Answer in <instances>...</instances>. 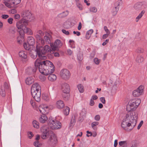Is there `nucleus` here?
<instances>
[{
	"instance_id": "obj_1",
	"label": "nucleus",
	"mask_w": 147,
	"mask_h": 147,
	"mask_svg": "<svg viewBox=\"0 0 147 147\" xmlns=\"http://www.w3.org/2000/svg\"><path fill=\"white\" fill-rule=\"evenodd\" d=\"M138 114L135 111H128L123 117L121 126L124 130H131L136 126Z\"/></svg>"
},
{
	"instance_id": "obj_2",
	"label": "nucleus",
	"mask_w": 147,
	"mask_h": 147,
	"mask_svg": "<svg viewBox=\"0 0 147 147\" xmlns=\"http://www.w3.org/2000/svg\"><path fill=\"white\" fill-rule=\"evenodd\" d=\"M28 24L26 20H20L17 23L16 26L18 28L20 29L19 32L20 35V36L22 39L24 38L25 33L30 32V29L27 27Z\"/></svg>"
},
{
	"instance_id": "obj_3",
	"label": "nucleus",
	"mask_w": 147,
	"mask_h": 147,
	"mask_svg": "<svg viewBox=\"0 0 147 147\" xmlns=\"http://www.w3.org/2000/svg\"><path fill=\"white\" fill-rule=\"evenodd\" d=\"M48 63L49 64V65H50V63L51 64V65L52 66V69H49L46 68L45 69L44 67H42V65H39V70L41 74H44L45 75L47 76L49 75V74H51L53 73L55 71V66L53 65V64L50 61H46V65L47 64L49 65Z\"/></svg>"
},
{
	"instance_id": "obj_4",
	"label": "nucleus",
	"mask_w": 147,
	"mask_h": 147,
	"mask_svg": "<svg viewBox=\"0 0 147 147\" xmlns=\"http://www.w3.org/2000/svg\"><path fill=\"white\" fill-rule=\"evenodd\" d=\"M48 124L51 129H59L61 127V123L56 120L55 118L50 117L48 121Z\"/></svg>"
},
{
	"instance_id": "obj_5",
	"label": "nucleus",
	"mask_w": 147,
	"mask_h": 147,
	"mask_svg": "<svg viewBox=\"0 0 147 147\" xmlns=\"http://www.w3.org/2000/svg\"><path fill=\"white\" fill-rule=\"evenodd\" d=\"M141 102L140 98L131 100L127 105L126 110H135Z\"/></svg>"
},
{
	"instance_id": "obj_6",
	"label": "nucleus",
	"mask_w": 147,
	"mask_h": 147,
	"mask_svg": "<svg viewBox=\"0 0 147 147\" xmlns=\"http://www.w3.org/2000/svg\"><path fill=\"white\" fill-rule=\"evenodd\" d=\"M41 44L38 43L36 45V54L41 59H45L47 57L45 55L44 51V48L43 46Z\"/></svg>"
},
{
	"instance_id": "obj_7",
	"label": "nucleus",
	"mask_w": 147,
	"mask_h": 147,
	"mask_svg": "<svg viewBox=\"0 0 147 147\" xmlns=\"http://www.w3.org/2000/svg\"><path fill=\"white\" fill-rule=\"evenodd\" d=\"M40 62V60L37 59L35 62V66L32 67H28L27 69L28 74L29 75H32L35 73L39 68V63Z\"/></svg>"
},
{
	"instance_id": "obj_8",
	"label": "nucleus",
	"mask_w": 147,
	"mask_h": 147,
	"mask_svg": "<svg viewBox=\"0 0 147 147\" xmlns=\"http://www.w3.org/2000/svg\"><path fill=\"white\" fill-rule=\"evenodd\" d=\"M40 130L42 132L41 137L43 139H46L51 135V133H52L45 126H42L40 129Z\"/></svg>"
},
{
	"instance_id": "obj_9",
	"label": "nucleus",
	"mask_w": 147,
	"mask_h": 147,
	"mask_svg": "<svg viewBox=\"0 0 147 147\" xmlns=\"http://www.w3.org/2000/svg\"><path fill=\"white\" fill-rule=\"evenodd\" d=\"M60 75L62 78L67 80L70 77V73L68 70L64 69L61 70Z\"/></svg>"
},
{
	"instance_id": "obj_10",
	"label": "nucleus",
	"mask_w": 147,
	"mask_h": 147,
	"mask_svg": "<svg viewBox=\"0 0 147 147\" xmlns=\"http://www.w3.org/2000/svg\"><path fill=\"white\" fill-rule=\"evenodd\" d=\"M32 15V14L29 10H25L24 11L22 12L21 13V16L23 19L21 20H26L27 22V24H28V21H30L29 20H30Z\"/></svg>"
},
{
	"instance_id": "obj_11",
	"label": "nucleus",
	"mask_w": 147,
	"mask_h": 147,
	"mask_svg": "<svg viewBox=\"0 0 147 147\" xmlns=\"http://www.w3.org/2000/svg\"><path fill=\"white\" fill-rule=\"evenodd\" d=\"M62 45L61 41L57 39L55 41L54 44H51L50 46L52 50L55 51H58L59 48Z\"/></svg>"
},
{
	"instance_id": "obj_12",
	"label": "nucleus",
	"mask_w": 147,
	"mask_h": 147,
	"mask_svg": "<svg viewBox=\"0 0 147 147\" xmlns=\"http://www.w3.org/2000/svg\"><path fill=\"white\" fill-rule=\"evenodd\" d=\"M41 91V87L39 84L37 83H34L32 85L31 88L32 95H35L38 93V90Z\"/></svg>"
},
{
	"instance_id": "obj_13",
	"label": "nucleus",
	"mask_w": 147,
	"mask_h": 147,
	"mask_svg": "<svg viewBox=\"0 0 147 147\" xmlns=\"http://www.w3.org/2000/svg\"><path fill=\"white\" fill-rule=\"evenodd\" d=\"M144 86L142 85L139 86L133 92V95L136 97L142 95L143 93Z\"/></svg>"
},
{
	"instance_id": "obj_14",
	"label": "nucleus",
	"mask_w": 147,
	"mask_h": 147,
	"mask_svg": "<svg viewBox=\"0 0 147 147\" xmlns=\"http://www.w3.org/2000/svg\"><path fill=\"white\" fill-rule=\"evenodd\" d=\"M47 142V143L49 145H53L57 142V138L55 135L53 133H51L50 136Z\"/></svg>"
},
{
	"instance_id": "obj_15",
	"label": "nucleus",
	"mask_w": 147,
	"mask_h": 147,
	"mask_svg": "<svg viewBox=\"0 0 147 147\" xmlns=\"http://www.w3.org/2000/svg\"><path fill=\"white\" fill-rule=\"evenodd\" d=\"M40 112L42 114L39 119V121L41 123H44L46 122L48 120V117L46 115V114L48 113L47 112L45 113L46 111H40Z\"/></svg>"
},
{
	"instance_id": "obj_16",
	"label": "nucleus",
	"mask_w": 147,
	"mask_h": 147,
	"mask_svg": "<svg viewBox=\"0 0 147 147\" xmlns=\"http://www.w3.org/2000/svg\"><path fill=\"white\" fill-rule=\"evenodd\" d=\"M120 4V2L119 1H117L115 3L114 7L112 9L111 11L113 16H115L117 14L119 9Z\"/></svg>"
},
{
	"instance_id": "obj_17",
	"label": "nucleus",
	"mask_w": 147,
	"mask_h": 147,
	"mask_svg": "<svg viewBox=\"0 0 147 147\" xmlns=\"http://www.w3.org/2000/svg\"><path fill=\"white\" fill-rule=\"evenodd\" d=\"M61 89L64 93L68 94L70 91V87L66 83L62 84Z\"/></svg>"
},
{
	"instance_id": "obj_18",
	"label": "nucleus",
	"mask_w": 147,
	"mask_h": 147,
	"mask_svg": "<svg viewBox=\"0 0 147 147\" xmlns=\"http://www.w3.org/2000/svg\"><path fill=\"white\" fill-rule=\"evenodd\" d=\"M145 5L141 2L136 3L134 6V8L136 11H140L145 8Z\"/></svg>"
},
{
	"instance_id": "obj_19",
	"label": "nucleus",
	"mask_w": 147,
	"mask_h": 147,
	"mask_svg": "<svg viewBox=\"0 0 147 147\" xmlns=\"http://www.w3.org/2000/svg\"><path fill=\"white\" fill-rule=\"evenodd\" d=\"M49 61L48 60H45V61H40V62L39 63V65H42V67H44L45 69H46V68H49V69H52V66L51 65V64L50 63V65H49L50 63H48L49 65H47V64L46 65V61Z\"/></svg>"
},
{
	"instance_id": "obj_20",
	"label": "nucleus",
	"mask_w": 147,
	"mask_h": 147,
	"mask_svg": "<svg viewBox=\"0 0 147 147\" xmlns=\"http://www.w3.org/2000/svg\"><path fill=\"white\" fill-rule=\"evenodd\" d=\"M42 36L38 34H36L35 35L36 40L38 42H39V43L41 44L42 45H45V42L42 38Z\"/></svg>"
},
{
	"instance_id": "obj_21",
	"label": "nucleus",
	"mask_w": 147,
	"mask_h": 147,
	"mask_svg": "<svg viewBox=\"0 0 147 147\" xmlns=\"http://www.w3.org/2000/svg\"><path fill=\"white\" fill-rule=\"evenodd\" d=\"M51 38L52 36L50 34L44 36L43 39L44 41L45 44V43L47 44H51Z\"/></svg>"
},
{
	"instance_id": "obj_22",
	"label": "nucleus",
	"mask_w": 147,
	"mask_h": 147,
	"mask_svg": "<svg viewBox=\"0 0 147 147\" xmlns=\"http://www.w3.org/2000/svg\"><path fill=\"white\" fill-rule=\"evenodd\" d=\"M38 93L36 94H35V95H32L33 97L34 98L35 100L37 102H39L40 101V96H41V92L40 90H39L38 89Z\"/></svg>"
},
{
	"instance_id": "obj_23",
	"label": "nucleus",
	"mask_w": 147,
	"mask_h": 147,
	"mask_svg": "<svg viewBox=\"0 0 147 147\" xmlns=\"http://www.w3.org/2000/svg\"><path fill=\"white\" fill-rule=\"evenodd\" d=\"M27 42L28 44L30 45H32V47L35 43L34 39L32 36H29L28 38Z\"/></svg>"
},
{
	"instance_id": "obj_24",
	"label": "nucleus",
	"mask_w": 147,
	"mask_h": 147,
	"mask_svg": "<svg viewBox=\"0 0 147 147\" xmlns=\"http://www.w3.org/2000/svg\"><path fill=\"white\" fill-rule=\"evenodd\" d=\"M56 104L57 107L59 109L63 108L65 105L63 101L61 100L57 101Z\"/></svg>"
},
{
	"instance_id": "obj_25",
	"label": "nucleus",
	"mask_w": 147,
	"mask_h": 147,
	"mask_svg": "<svg viewBox=\"0 0 147 147\" xmlns=\"http://www.w3.org/2000/svg\"><path fill=\"white\" fill-rule=\"evenodd\" d=\"M48 79L50 81L53 82L56 80L57 76L55 74H49Z\"/></svg>"
},
{
	"instance_id": "obj_26",
	"label": "nucleus",
	"mask_w": 147,
	"mask_h": 147,
	"mask_svg": "<svg viewBox=\"0 0 147 147\" xmlns=\"http://www.w3.org/2000/svg\"><path fill=\"white\" fill-rule=\"evenodd\" d=\"M4 1L11 2V3L13 4V5H15L20 3L21 0H4Z\"/></svg>"
},
{
	"instance_id": "obj_27",
	"label": "nucleus",
	"mask_w": 147,
	"mask_h": 147,
	"mask_svg": "<svg viewBox=\"0 0 147 147\" xmlns=\"http://www.w3.org/2000/svg\"><path fill=\"white\" fill-rule=\"evenodd\" d=\"M63 26L65 29L69 28L71 27V23L69 21L65 22L64 23Z\"/></svg>"
},
{
	"instance_id": "obj_28",
	"label": "nucleus",
	"mask_w": 147,
	"mask_h": 147,
	"mask_svg": "<svg viewBox=\"0 0 147 147\" xmlns=\"http://www.w3.org/2000/svg\"><path fill=\"white\" fill-rule=\"evenodd\" d=\"M69 11L67 10H66L63 12L59 14V17L60 18H64L66 17L69 14Z\"/></svg>"
},
{
	"instance_id": "obj_29",
	"label": "nucleus",
	"mask_w": 147,
	"mask_h": 147,
	"mask_svg": "<svg viewBox=\"0 0 147 147\" xmlns=\"http://www.w3.org/2000/svg\"><path fill=\"white\" fill-rule=\"evenodd\" d=\"M99 122L97 121H94L91 123V125L92 128L94 130H96L97 127L96 126L99 124Z\"/></svg>"
},
{
	"instance_id": "obj_30",
	"label": "nucleus",
	"mask_w": 147,
	"mask_h": 147,
	"mask_svg": "<svg viewBox=\"0 0 147 147\" xmlns=\"http://www.w3.org/2000/svg\"><path fill=\"white\" fill-rule=\"evenodd\" d=\"M43 50L44 52H45V54L49 52H51L50 51L51 50V47L49 45H46L44 47H43Z\"/></svg>"
},
{
	"instance_id": "obj_31",
	"label": "nucleus",
	"mask_w": 147,
	"mask_h": 147,
	"mask_svg": "<svg viewBox=\"0 0 147 147\" xmlns=\"http://www.w3.org/2000/svg\"><path fill=\"white\" fill-rule=\"evenodd\" d=\"M93 32V30L92 29H90L88 31L86 34V38L87 39H89L91 36V35Z\"/></svg>"
},
{
	"instance_id": "obj_32",
	"label": "nucleus",
	"mask_w": 147,
	"mask_h": 147,
	"mask_svg": "<svg viewBox=\"0 0 147 147\" xmlns=\"http://www.w3.org/2000/svg\"><path fill=\"white\" fill-rule=\"evenodd\" d=\"M19 55L20 57L24 59H26L27 57L26 54L23 51L20 52H19Z\"/></svg>"
},
{
	"instance_id": "obj_33",
	"label": "nucleus",
	"mask_w": 147,
	"mask_h": 147,
	"mask_svg": "<svg viewBox=\"0 0 147 147\" xmlns=\"http://www.w3.org/2000/svg\"><path fill=\"white\" fill-rule=\"evenodd\" d=\"M34 81L33 78L31 77L27 78L26 80V82L27 84L30 85Z\"/></svg>"
},
{
	"instance_id": "obj_34",
	"label": "nucleus",
	"mask_w": 147,
	"mask_h": 147,
	"mask_svg": "<svg viewBox=\"0 0 147 147\" xmlns=\"http://www.w3.org/2000/svg\"><path fill=\"white\" fill-rule=\"evenodd\" d=\"M32 125L33 127L36 129H38L39 127V122L35 120L33 121Z\"/></svg>"
},
{
	"instance_id": "obj_35",
	"label": "nucleus",
	"mask_w": 147,
	"mask_h": 147,
	"mask_svg": "<svg viewBox=\"0 0 147 147\" xmlns=\"http://www.w3.org/2000/svg\"><path fill=\"white\" fill-rule=\"evenodd\" d=\"M145 11L144 10H143L141 11V13L136 18V22H138L139 20L142 17L144 14L145 13Z\"/></svg>"
},
{
	"instance_id": "obj_36",
	"label": "nucleus",
	"mask_w": 147,
	"mask_h": 147,
	"mask_svg": "<svg viewBox=\"0 0 147 147\" xmlns=\"http://www.w3.org/2000/svg\"><path fill=\"white\" fill-rule=\"evenodd\" d=\"M144 60V58L141 56H138L137 57L136 61L138 63H141Z\"/></svg>"
},
{
	"instance_id": "obj_37",
	"label": "nucleus",
	"mask_w": 147,
	"mask_h": 147,
	"mask_svg": "<svg viewBox=\"0 0 147 147\" xmlns=\"http://www.w3.org/2000/svg\"><path fill=\"white\" fill-rule=\"evenodd\" d=\"M23 46L24 49L26 50H28L30 49L31 48V47H32V45H30L28 43L27 44L26 43H24Z\"/></svg>"
},
{
	"instance_id": "obj_38",
	"label": "nucleus",
	"mask_w": 147,
	"mask_h": 147,
	"mask_svg": "<svg viewBox=\"0 0 147 147\" xmlns=\"http://www.w3.org/2000/svg\"><path fill=\"white\" fill-rule=\"evenodd\" d=\"M0 94L3 97H4L5 95V90L4 88H1L0 89Z\"/></svg>"
},
{
	"instance_id": "obj_39",
	"label": "nucleus",
	"mask_w": 147,
	"mask_h": 147,
	"mask_svg": "<svg viewBox=\"0 0 147 147\" xmlns=\"http://www.w3.org/2000/svg\"><path fill=\"white\" fill-rule=\"evenodd\" d=\"M47 105H46L41 104L39 107L38 109L39 110H41L43 109L44 110H45L46 109V107Z\"/></svg>"
},
{
	"instance_id": "obj_40",
	"label": "nucleus",
	"mask_w": 147,
	"mask_h": 147,
	"mask_svg": "<svg viewBox=\"0 0 147 147\" xmlns=\"http://www.w3.org/2000/svg\"><path fill=\"white\" fill-rule=\"evenodd\" d=\"M15 32V29L14 27H11L9 28V33L14 34Z\"/></svg>"
},
{
	"instance_id": "obj_41",
	"label": "nucleus",
	"mask_w": 147,
	"mask_h": 147,
	"mask_svg": "<svg viewBox=\"0 0 147 147\" xmlns=\"http://www.w3.org/2000/svg\"><path fill=\"white\" fill-rule=\"evenodd\" d=\"M76 120L75 117L74 116H72L71 118L70 123V126L72 125H73L74 124Z\"/></svg>"
},
{
	"instance_id": "obj_42",
	"label": "nucleus",
	"mask_w": 147,
	"mask_h": 147,
	"mask_svg": "<svg viewBox=\"0 0 147 147\" xmlns=\"http://www.w3.org/2000/svg\"><path fill=\"white\" fill-rule=\"evenodd\" d=\"M78 88L80 92L82 93L84 91L83 86L81 84H79L78 86Z\"/></svg>"
},
{
	"instance_id": "obj_43",
	"label": "nucleus",
	"mask_w": 147,
	"mask_h": 147,
	"mask_svg": "<svg viewBox=\"0 0 147 147\" xmlns=\"http://www.w3.org/2000/svg\"><path fill=\"white\" fill-rule=\"evenodd\" d=\"M63 98L65 100H67L69 98V95L68 94L64 93L62 94Z\"/></svg>"
},
{
	"instance_id": "obj_44",
	"label": "nucleus",
	"mask_w": 147,
	"mask_h": 147,
	"mask_svg": "<svg viewBox=\"0 0 147 147\" xmlns=\"http://www.w3.org/2000/svg\"><path fill=\"white\" fill-rule=\"evenodd\" d=\"M27 136L28 138L29 139H31L33 136H34V135L32 132L28 131L27 133Z\"/></svg>"
},
{
	"instance_id": "obj_45",
	"label": "nucleus",
	"mask_w": 147,
	"mask_h": 147,
	"mask_svg": "<svg viewBox=\"0 0 147 147\" xmlns=\"http://www.w3.org/2000/svg\"><path fill=\"white\" fill-rule=\"evenodd\" d=\"M90 11L93 13H96L97 11V9L95 7H91L90 8Z\"/></svg>"
},
{
	"instance_id": "obj_46",
	"label": "nucleus",
	"mask_w": 147,
	"mask_h": 147,
	"mask_svg": "<svg viewBox=\"0 0 147 147\" xmlns=\"http://www.w3.org/2000/svg\"><path fill=\"white\" fill-rule=\"evenodd\" d=\"M5 2H4V3L5 4V5L7 7L10 8L12 7V5H13V4L11 3V2L10 3L6 2V1H5Z\"/></svg>"
},
{
	"instance_id": "obj_47",
	"label": "nucleus",
	"mask_w": 147,
	"mask_h": 147,
	"mask_svg": "<svg viewBox=\"0 0 147 147\" xmlns=\"http://www.w3.org/2000/svg\"><path fill=\"white\" fill-rule=\"evenodd\" d=\"M23 39H22L20 36H18L17 38V42L19 44H21L22 42V40Z\"/></svg>"
},
{
	"instance_id": "obj_48",
	"label": "nucleus",
	"mask_w": 147,
	"mask_h": 147,
	"mask_svg": "<svg viewBox=\"0 0 147 147\" xmlns=\"http://www.w3.org/2000/svg\"><path fill=\"white\" fill-rule=\"evenodd\" d=\"M1 88H4V89L7 90L9 88V86L8 84L6 82H5L3 86L1 87Z\"/></svg>"
},
{
	"instance_id": "obj_49",
	"label": "nucleus",
	"mask_w": 147,
	"mask_h": 147,
	"mask_svg": "<svg viewBox=\"0 0 147 147\" xmlns=\"http://www.w3.org/2000/svg\"><path fill=\"white\" fill-rule=\"evenodd\" d=\"M94 62L96 65H98L100 62V60L98 59L97 58H95L94 59Z\"/></svg>"
},
{
	"instance_id": "obj_50",
	"label": "nucleus",
	"mask_w": 147,
	"mask_h": 147,
	"mask_svg": "<svg viewBox=\"0 0 147 147\" xmlns=\"http://www.w3.org/2000/svg\"><path fill=\"white\" fill-rule=\"evenodd\" d=\"M54 107L52 105H49V106H47L46 107V109H48L49 110H52L53 109Z\"/></svg>"
},
{
	"instance_id": "obj_51",
	"label": "nucleus",
	"mask_w": 147,
	"mask_h": 147,
	"mask_svg": "<svg viewBox=\"0 0 147 147\" xmlns=\"http://www.w3.org/2000/svg\"><path fill=\"white\" fill-rule=\"evenodd\" d=\"M40 143L38 141L36 140L34 142V146L36 147H38L40 145Z\"/></svg>"
},
{
	"instance_id": "obj_52",
	"label": "nucleus",
	"mask_w": 147,
	"mask_h": 147,
	"mask_svg": "<svg viewBox=\"0 0 147 147\" xmlns=\"http://www.w3.org/2000/svg\"><path fill=\"white\" fill-rule=\"evenodd\" d=\"M137 51L138 53H142L144 52V50L142 48H139L137 49Z\"/></svg>"
},
{
	"instance_id": "obj_53",
	"label": "nucleus",
	"mask_w": 147,
	"mask_h": 147,
	"mask_svg": "<svg viewBox=\"0 0 147 147\" xmlns=\"http://www.w3.org/2000/svg\"><path fill=\"white\" fill-rule=\"evenodd\" d=\"M100 100L101 102L103 104H105L106 102V100L104 97H102L100 98Z\"/></svg>"
},
{
	"instance_id": "obj_54",
	"label": "nucleus",
	"mask_w": 147,
	"mask_h": 147,
	"mask_svg": "<svg viewBox=\"0 0 147 147\" xmlns=\"http://www.w3.org/2000/svg\"><path fill=\"white\" fill-rule=\"evenodd\" d=\"M37 33L38 34H38L40 35L43 36L44 34L43 32L41 30H39L38 31Z\"/></svg>"
},
{
	"instance_id": "obj_55",
	"label": "nucleus",
	"mask_w": 147,
	"mask_h": 147,
	"mask_svg": "<svg viewBox=\"0 0 147 147\" xmlns=\"http://www.w3.org/2000/svg\"><path fill=\"white\" fill-rule=\"evenodd\" d=\"M86 134L87 136L89 137L90 136H92V134L91 131H86Z\"/></svg>"
},
{
	"instance_id": "obj_56",
	"label": "nucleus",
	"mask_w": 147,
	"mask_h": 147,
	"mask_svg": "<svg viewBox=\"0 0 147 147\" xmlns=\"http://www.w3.org/2000/svg\"><path fill=\"white\" fill-rule=\"evenodd\" d=\"M62 32L64 34H65L66 35H69V32L68 31H66L65 29H62Z\"/></svg>"
},
{
	"instance_id": "obj_57",
	"label": "nucleus",
	"mask_w": 147,
	"mask_h": 147,
	"mask_svg": "<svg viewBox=\"0 0 147 147\" xmlns=\"http://www.w3.org/2000/svg\"><path fill=\"white\" fill-rule=\"evenodd\" d=\"M76 4L80 10H82V5L79 3H76Z\"/></svg>"
},
{
	"instance_id": "obj_58",
	"label": "nucleus",
	"mask_w": 147,
	"mask_h": 147,
	"mask_svg": "<svg viewBox=\"0 0 147 147\" xmlns=\"http://www.w3.org/2000/svg\"><path fill=\"white\" fill-rule=\"evenodd\" d=\"M104 28L105 31L107 33L109 34H110V32L109 30L107 28L106 26H105Z\"/></svg>"
},
{
	"instance_id": "obj_59",
	"label": "nucleus",
	"mask_w": 147,
	"mask_h": 147,
	"mask_svg": "<svg viewBox=\"0 0 147 147\" xmlns=\"http://www.w3.org/2000/svg\"><path fill=\"white\" fill-rule=\"evenodd\" d=\"M1 17L3 19H6L9 17V16L7 15L3 14L1 16Z\"/></svg>"
},
{
	"instance_id": "obj_60",
	"label": "nucleus",
	"mask_w": 147,
	"mask_h": 147,
	"mask_svg": "<svg viewBox=\"0 0 147 147\" xmlns=\"http://www.w3.org/2000/svg\"><path fill=\"white\" fill-rule=\"evenodd\" d=\"M143 123V121H141L140 123L139 124L138 127V129H139L141 127Z\"/></svg>"
},
{
	"instance_id": "obj_61",
	"label": "nucleus",
	"mask_w": 147,
	"mask_h": 147,
	"mask_svg": "<svg viewBox=\"0 0 147 147\" xmlns=\"http://www.w3.org/2000/svg\"><path fill=\"white\" fill-rule=\"evenodd\" d=\"M100 116L99 115H96L94 117L95 120L96 121H98L100 119Z\"/></svg>"
},
{
	"instance_id": "obj_62",
	"label": "nucleus",
	"mask_w": 147,
	"mask_h": 147,
	"mask_svg": "<svg viewBox=\"0 0 147 147\" xmlns=\"http://www.w3.org/2000/svg\"><path fill=\"white\" fill-rule=\"evenodd\" d=\"M13 19L11 18H9L7 20V22L9 24H12V21H13Z\"/></svg>"
},
{
	"instance_id": "obj_63",
	"label": "nucleus",
	"mask_w": 147,
	"mask_h": 147,
	"mask_svg": "<svg viewBox=\"0 0 147 147\" xmlns=\"http://www.w3.org/2000/svg\"><path fill=\"white\" fill-rule=\"evenodd\" d=\"M14 18L16 19H18L20 18V16L18 14H16L14 15Z\"/></svg>"
},
{
	"instance_id": "obj_64",
	"label": "nucleus",
	"mask_w": 147,
	"mask_h": 147,
	"mask_svg": "<svg viewBox=\"0 0 147 147\" xmlns=\"http://www.w3.org/2000/svg\"><path fill=\"white\" fill-rule=\"evenodd\" d=\"M30 103L33 107H35V103L34 101L32 100H31Z\"/></svg>"
}]
</instances>
